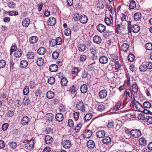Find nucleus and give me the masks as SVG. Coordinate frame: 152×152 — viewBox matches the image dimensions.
Wrapping results in <instances>:
<instances>
[{
	"mask_svg": "<svg viewBox=\"0 0 152 152\" xmlns=\"http://www.w3.org/2000/svg\"><path fill=\"white\" fill-rule=\"evenodd\" d=\"M55 39L57 45H61L62 43V39L60 37H57Z\"/></svg>",
	"mask_w": 152,
	"mask_h": 152,
	"instance_id": "obj_51",
	"label": "nucleus"
},
{
	"mask_svg": "<svg viewBox=\"0 0 152 152\" xmlns=\"http://www.w3.org/2000/svg\"><path fill=\"white\" fill-rule=\"evenodd\" d=\"M49 69L51 72H56L58 69V67L56 64H52L50 66Z\"/></svg>",
	"mask_w": 152,
	"mask_h": 152,
	"instance_id": "obj_23",
	"label": "nucleus"
},
{
	"mask_svg": "<svg viewBox=\"0 0 152 152\" xmlns=\"http://www.w3.org/2000/svg\"><path fill=\"white\" fill-rule=\"evenodd\" d=\"M139 143L141 146H145L147 145V141L143 137L140 138L139 140Z\"/></svg>",
	"mask_w": 152,
	"mask_h": 152,
	"instance_id": "obj_21",
	"label": "nucleus"
},
{
	"mask_svg": "<svg viewBox=\"0 0 152 152\" xmlns=\"http://www.w3.org/2000/svg\"><path fill=\"white\" fill-rule=\"evenodd\" d=\"M46 96L47 98L52 99L54 96V93L51 91H48L47 93Z\"/></svg>",
	"mask_w": 152,
	"mask_h": 152,
	"instance_id": "obj_30",
	"label": "nucleus"
},
{
	"mask_svg": "<svg viewBox=\"0 0 152 152\" xmlns=\"http://www.w3.org/2000/svg\"><path fill=\"white\" fill-rule=\"evenodd\" d=\"M6 65V62L4 60H0V68L4 67Z\"/></svg>",
	"mask_w": 152,
	"mask_h": 152,
	"instance_id": "obj_59",
	"label": "nucleus"
},
{
	"mask_svg": "<svg viewBox=\"0 0 152 152\" xmlns=\"http://www.w3.org/2000/svg\"><path fill=\"white\" fill-rule=\"evenodd\" d=\"M128 134L135 138H138L141 135L140 131L136 129H132L130 132H128Z\"/></svg>",
	"mask_w": 152,
	"mask_h": 152,
	"instance_id": "obj_1",
	"label": "nucleus"
},
{
	"mask_svg": "<svg viewBox=\"0 0 152 152\" xmlns=\"http://www.w3.org/2000/svg\"><path fill=\"white\" fill-rule=\"evenodd\" d=\"M50 45L51 47H54L56 45H57L55 39H52L50 41Z\"/></svg>",
	"mask_w": 152,
	"mask_h": 152,
	"instance_id": "obj_56",
	"label": "nucleus"
},
{
	"mask_svg": "<svg viewBox=\"0 0 152 152\" xmlns=\"http://www.w3.org/2000/svg\"><path fill=\"white\" fill-rule=\"evenodd\" d=\"M55 118L58 121L61 122L64 119L63 115L61 113H58L56 115Z\"/></svg>",
	"mask_w": 152,
	"mask_h": 152,
	"instance_id": "obj_11",
	"label": "nucleus"
},
{
	"mask_svg": "<svg viewBox=\"0 0 152 152\" xmlns=\"http://www.w3.org/2000/svg\"><path fill=\"white\" fill-rule=\"evenodd\" d=\"M105 109V106L104 105L102 104L98 106V110L101 112L104 111Z\"/></svg>",
	"mask_w": 152,
	"mask_h": 152,
	"instance_id": "obj_58",
	"label": "nucleus"
},
{
	"mask_svg": "<svg viewBox=\"0 0 152 152\" xmlns=\"http://www.w3.org/2000/svg\"><path fill=\"white\" fill-rule=\"evenodd\" d=\"M10 145V147L13 149H15L17 146V143L14 142H11Z\"/></svg>",
	"mask_w": 152,
	"mask_h": 152,
	"instance_id": "obj_61",
	"label": "nucleus"
},
{
	"mask_svg": "<svg viewBox=\"0 0 152 152\" xmlns=\"http://www.w3.org/2000/svg\"><path fill=\"white\" fill-rule=\"evenodd\" d=\"M92 116H93L91 113H87L86 115L84 117V120L86 122H88L92 118Z\"/></svg>",
	"mask_w": 152,
	"mask_h": 152,
	"instance_id": "obj_34",
	"label": "nucleus"
},
{
	"mask_svg": "<svg viewBox=\"0 0 152 152\" xmlns=\"http://www.w3.org/2000/svg\"><path fill=\"white\" fill-rule=\"evenodd\" d=\"M122 102L121 101H119L115 105L114 107L113 110V111H117L119 110L120 109H121V105Z\"/></svg>",
	"mask_w": 152,
	"mask_h": 152,
	"instance_id": "obj_19",
	"label": "nucleus"
},
{
	"mask_svg": "<svg viewBox=\"0 0 152 152\" xmlns=\"http://www.w3.org/2000/svg\"><path fill=\"white\" fill-rule=\"evenodd\" d=\"M103 35L104 38L109 39L111 38L112 37V34L111 33L107 32H104Z\"/></svg>",
	"mask_w": 152,
	"mask_h": 152,
	"instance_id": "obj_46",
	"label": "nucleus"
},
{
	"mask_svg": "<svg viewBox=\"0 0 152 152\" xmlns=\"http://www.w3.org/2000/svg\"><path fill=\"white\" fill-rule=\"evenodd\" d=\"M64 34L66 36H70L71 35V31L69 28H67L64 31Z\"/></svg>",
	"mask_w": 152,
	"mask_h": 152,
	"instance_id": "obj_44",
	"label": "nucleus"
},
{
	"mask_svg": "<svg viewBox=\"0 0 152 152\" xmlns=\"http://www.w3.org/2000/svg\"><path fill=\"white\" fill-rule=\"evenodd\" d=\"M28 64V62L27 61L23 60L20 62V66L21 68H24L27 66Z\"/></svg>",
	"mask_w": 152,
	"mask_h": 152,
	"instance_id": "obj_31",
	"label": "nucleus"
},
{
	"mask_svg": "<svg viewBox=\"0 0 152 152\" xmlns=\"http://www.w3.org/2000/svg\"><path fill=\"white\" fill-rule=\"evenodd\" d=\"M56 19L53 17H50L48 20V25L51 26H54L56 23Z\"/></svg>",
	"mask_w": 152,
	"mask_h": 152,
	"instance_id": "obj_10",
	"label": "nucleus"
},
{
	"mask_svg": "<svg viewBox=\"0 0 152 152\" xmlns=\"http://www.w3.org/2000/svg\"><path fill=\"white\" fill-rule=\"evenodd\" d=\"M68 124L69 126L70 127H73L74 126V122L72 119L68 120Z\"/></svg>",
	"mask_w": 152,
	"mask_h": 152,
	"instance_id": "obj_63",
	"label": "nucleus"
},
{
	"mask_svg": "<svg viewBox=\"0 0 152 152\" xmlns=\"http://www.w3.org/2000/svg\"><path fill=\"white\" fill-rule=\"evenodd\" d=\"M82 124L81 123H79L77 124L75 128V130L76 132L78 133L79 132L81 128Z\"/></svg>",
	"mask_w": 152,
	"mask_h": 152,
	"instance_id": "obj_38",
	"label": "nucleus"
},
{
	"mask_svg": "<svg viewBox=\"0 0 152 152\" xmlns=\"http://www.w3.org/2000/svg\"><path fill=\"white\" fill-rule=\"evenodd\" d=\"M45 141L46 144H50L52 142L53 138L47 135L45 137Z\"/></svg>",
	"mask_w": 152,
	"mask_h": 152,
	"instance_id": "obj_13",
	"label": "nucleus"
},
{
	"mask_svg": "<svg viewBox=\"0 0 152 152\" xmlns=\"http://www.w3.org/2000/svg\"><path fill=\"white\" fill-rule=\"evenodd\" d=\"M146 64H142L139 67L140 71L142 72H146L148 69Z\"/></svg>",
	"mask_w": 152,
	"mask_h": 152,
	"instance_id": "obj_27",
	"label": "nucleus"
},
{
	"mask_svg": "<svg viewBox=\"0 0 152 152\" xmlns=\"http://www.w3.org/2000/svg\"><path fill=\"white\" fill-rule=\"evenodd\" d=\"M132 91L134 93L137 94L138 91V86L136 84H134L132 85Z\"/></svg>",
	"mask_w": 152,
	"mask_h": 152,
	"instance_id": "obj_37",
	"label": "nucleus"
},
{
	"mask_svg": "<svg viewBox=\"0 0 152 152\" xmlns=\"http://www.w3.org/2000/svg\"><path fill=\"white\" fill-rule=\"evenodd\" d=\"M37 40L38 38L36 36H32L29 39V42L31 44L36 43L37 41Z\"/></svg>",
	"mask_w": 152,
	"mask_h": 152,
	"instance_id": "obj_32",
	"label": "nucleus"
},
{
	"mask_svg": "<svg viewBox=\"0 0 152 152\" xmlns=\"http://www.w3.org/2000/svg\"><path fill=\"white\" fill-rule=\"evenodd\" d=\"M54 115L52 113H49L47 114V118L48 120L49 121H51L53 119Z\"/></svg>",
	"mask_w": 152,
	"mask_h": 152,
	"instance_id": "obj_48",
	"label": "nucleus"
},
{
	"mask_svg": "<svg viewBox=\"0 0 152 152\" xmlns=\"http://www.w3.org/2000/svg\"><path fill=\"white\" fill-rule=\"evenodd\" d=\"M94 42L96 43L99 44L102 42V38L98 35H95L93 39Z\"/></svg>",
	"mask_w": 152,
	"mask_h": 152,
	"instance_id": "obj_16",
	"label": "nucleus"
},
{
	"mask_svg": "<svg viewBox=\"0 0 152 152\" xmlns=\"http://www.w3.org/2000/svg\"><path fill=\"white\" fill-rule=\"evenodd\" d=\"M129 47V45L127 43H124L121 47V50L122 51L126 52L128 50Z\"/></svg>",
	"mask_w": 152,
	"mask_h": 152,
	"instance_id": "obj_25",
	"label": "nucleus"
},
{
	"mask_svg": "<svg viewBox=\"0 0 152 152\" xmlns=\"http://www.w3.org/2000/svg\"><path fill=\"white\" fill-rule=\"evenodd\" d=\"M77 49L80 51L84 52L86 50V46L85 44H82L78 46Z\"/></svg>",
	"mask_w": 152,
	"mask_h": 152,
	"instance_id": "obj_28",
	"label": "nucleus"
},
{
	"mask_svg": "<svg viewBox=\"0 0 152 152\" xmlns=\"http://www.w3.org/2000/svg\"><path fill=\"white\" fill-rule=\"evenodd\" d=\"M87 147L90 148H94L95 146V144L94 141L91 140H90L87 143Z\"/></svg>",
	"mask_w": 152,
	"mask_h": 152,
	"instance_id": "obj_17",
	"label": "nucleus"
},
{
	"mask_svg": "<svg viewBox=\"0 0 152 152\" xmlns=\"http://www.w3.org/2000/svg\"><path fill=\"white\" fill-rule=\"evenodd\" d=\"M30 101L29 98L26 97H24L23 100V104L24 105H28L29 104Z\"/></svg>",
	"mask_w": 152,
	"mask_h": 152,
	"instance_id": "obj_40",
	"label": "nucleus"
},
{
	"mask_svg": "<svg viewBox=\"0 0 152 152\" xmlns=\"http://www.w3.org/2000/svg\"><path fill=\"white\" fill-rule=\"evenodd\" d=\"M99 60L101 64H104L107 63L108 62V58L105 56H102L100 57Z\"/></svg>",
	"mask_w": 152,
	"mask_h": 152,
	"instance_id": "obj_9",
	"label": "nucleus"
},
{
	"mask_svg": "<svg viewBox=\"0 0 152 152\" xmlns=\"http://www.w3.org/2000/svg\"><path fill=\"white\" fill-rule=\"evenodd\" d=\"M147 69H152V62L148 61L147 63L146 64Z\"/></svg>",
	"mask_w": 152,
	"mask_h": 152,
	"instance_id": "obj_64",
	"label": "nucleus"
},
{
	"mask_svg": "<svg viewBox=\"0 0 152 152\" xmlns=\"http://www.w3.org/2000/svg\"><path fill=\"white\" fill-rule=\"evenodd\" d=\"M55 81V78L53 77H49L48 80V83L52 85Z\"/></svg>",
	"mask_w": 152,
	"mask_h": 152,
	"instance_id": "obj_55",
	"label": "nucleus"
},
{
	"mask_svg": "<svg viewBox=\"0 0 152 152\" xmlns=\"http://www.w3.org/2000/svg\"><path fill=\"white\" fill-rule=\"evenodd\" d=\"M92 134V131L90 130H86L83 134V137L86 138H89Z\"/></svg>",
	"mask_w": 152,
	"mask_h": 152,
	"instance_id": "obj_4",
	"label": "nucleus"
},
{
	"mask_svg": "<svg viewBox=\"0 0 152 152\" xmlns=\"http://www.w3.org/2000/svg\"><path fill=\"white\" fill-rule=\"evenodd\" d=\"M128 26L127 27L129 33H131L132 31V26H131V22L130 21L128 22Z\"/></svg>",
	"mask_w": 152,
	"mask_h": 152,
	"instance_id": "obj_60",
	"label": "nucleus"
},
{
	"mask_svg": "<svg viewBox=\"0 0 152 152\" xmlns=\"http://www.w3.org/2000/svg\"><path fill=\"white\" fill-rule=\"evenodd\" d=\"M59 56V53L58 52L56 51L54 52L52 54V56L53 58L54 59H57Z\"/></svg>",
	"mask_w": 152,
	"mask_h": 152,
	"instance_id": "obj_62",
	"label": "nucleus"
},
{
	"mask_svg": "<svg viewBox=\"0 0 152 152\" xmlns=\"http://www.w3.org/2000/svg\"><path fill=\"white\" fill-rule=\"evenodd\" d=\"M44 60L41 58H39L37 59V65L39 66H41L44 64Z\"/></svg>",
	"mask_w": 152,
	"mask_h": 152,
	"instance_id": "obj_36",
	"label": "nucleus"
},
{
	"mask_svg": "<svg viewBox=\"0 0 152 152\" xmlns=\"http://www.w3.org/2000/svg\"><path fill=\"white\" fill-rule=\"evenodd\" d=\"M105 134V132L103 130L98 131L96 133V136L99 138H103Z\"/></svg>",
	"mask_w": 152,
	"mask_h": 152,
	"instance_id": "obj_14",
	"label": "nucleus"
},
{
	"mask_svg": "<svg viewBox=\"0 0 152 152\" xmlns=\"http://www.w3.org/2000/svg\"><path fill=\"white\" fill-rule=\"evenodd\" d=\"M23 94L25 95H27L29 92V88L28 86H25L23 91Z\"/></svg>",
	"mask_w": 152,
	"mask_h": 152,
	"instance_id": "obj_52",
	"label": "nucleus"
},
{
	"mask_svg": "<svg viewBox=\"0 0 152 152\" xmlns=\"http://www.w3.org/2000/svg\"><path fill=\"white\" fill-rule=\"evenodd\" d=\"M104 21L105 23L108 26H110L111 23V20L109 18L106 17L104 19Z\"/></svg>",
	"mask_w": 152,
	"mask_h": 152,
	"instance_id": "obj_54",
	"label": "nucleus"
},
{
	"mask_svg": "<svg viewBox=\"0 0 152 152\" xmlns=\"http://www.w3.org/2000/svg\"><path fill=\"white\" fill-rule=\"evenodd\" d=\"M143 106L144 107L147 108H151V103L148 101H146L144 102L143 104Z\"/></svg>",
	"mask_w": 152,
	"mask_h": 152,
	"instance_id": "obj_43",
	"label": "nucleus"
},
{
	"mask_svg": "<svg viewBox=\"0 0 152 152\" xmlns=\"http://www.w3.org/2000/svg\"><path fill=\"white\" fill-rule=\"evenodd\" d=\"M29 121V118L27 116L24 117L20 121L21 124L23 125H26L27 124Z\"/></svg>",
	"mask_w": 152,
	"mask_h": 152,
	"instance_id": "obj_8",
	"label": "nucleus"
},
{
	"mask_svg": "<svg viewBox=\"0 0 152 152\" xmlns=\"http://www.w3.org/2000/svg\"><path fill=\"white\" fill-rule=\"evenodd\" d=\"M131 90L130 89H127L125 91L123 97H125L126 100L128 99V96L129 97H132V94H130Z\"/></svg>",
	"mask_w": 152,
	"mask_h": 152,
	"instance_id": "obj_15",
	"label": "nucleus"
},
{
	"mask_svg": "<svg viewBox=\"0 0 152 152\" xmlns=\"http://www.w3.org/2000/svg\"><path fill=\"white\" fill-rule=\"evenodd\" d=\"M30 23V19L28 18H25L22 22V25L23 26L27 27Z\"/></svg>",
	"mask_w": 152,
	"mask_h": 152,
	"instance_id": "obj_26",
	"label": "nucleus"
},
{
	"mask_svg": "<svg viewBox=\"0 0 152 152\" xmlns=\"http://www.w3.org/2000/svg\"><path fill=\"white\" fill-rule=\"evenodd\" d=\"M102 141L104 144L107 145L111 142V140L110 137L106 136L103 137Z\"/></svg>",
	"mask_w": 152,
	"mask_h": 152,
	"instance_id": "obj_18",
	"label": "nucleus"
},
{
	"mask_svg": "<svg viewBox=\"0 0 152 152\" xmlns=\"http://www.w3.org/2000/svg\"><path fill=\"white\" fill-rule=\"evenodd\" d=\"M104 2L102 0H98L97 2L96 6L100 9H103L104 7Z\"/></svg>",
	"mask_w": 152,
	"mask_h": 152,
	"instance_id": "obj_24",
	"label": "nucleus"
},
{
	"mask_svg": "<svg viewBox=\"0 0 152 152\" xmlns=\"http://www.w3.org/2000/svg\"><path fill=\"white\" fill-rule=\"evenodd\" d=\"M34 53L33 52H31L28 53L27 55V57L28 58L31 59L34 58Z\"/></svg>",
	"mask_w": 152,
	"mask_h": 152,
	"instance_id": "obj_47",
	"label": "nucleus"
},
{
	"mask_svg": "<svg viewBox=\"0 0 152 152\" xmlns=\"http://www.w3.org/2000/svg\"><path fill=\"white\" fill-rule=\"evenodd\" d=\"M145 48L146 49L149 50H152V43H147L145 45Z\"/></svg>",
	"mask_w": 152,
	"mask_h": 152,
	"instance_id": "obj_42",
	"label": "nucleus"
},
{
	"mask_svg": "<svg viewBox=\"0 0 152 152\" xmlns=\"http://www.w3.org/2000/svg\"><path fill=\"white\" fill-rule=\"evenodd\" d=\"M136 7L135 2L134 1L131 0L130 2L129 7L131 9H134Z\"/></svg>",
	"mask_w": 152,
	"mask_h": 152,
	"instance_id": "obj_45",
	"label": "nucleus"
},
{
	"mask_svg": "<svg viewBox=\"0 0 152 152\" xmlns=\"http://www.w3.org/2000/svg\"><path fill=\"white\" fill-rule=\"evenodd\" d=\"M140 30L139 26L137 24L133 25L132 28V31L134 33L138 32Z\"/></svg>",
	"mask_w": 152,
	"mask_h": 152,
	"instance_id": "obj_20",
	"label": "nucleus"
},
{
	"mask_svg": "<svg viewBox=\"0 0 152 152\" xmlns=\"http://www.w3.org/2000/svg\"><path fill=\"white\" fill-rule=\"evenodd\" d=\"M135 58L134 55L132 53L129 54L128 57V60L131 62H133Z\"/></svg>",
	"mask_w": 152,
	"mask_h": 152,
	"instance_id": "obj_39",
	"label": "nucleus"
},
{
	"mask_svg": "<svg viewBox=\"0 0 152 152\" xmlns=\"http://www.w3.org/2000/svg\"><path fill=\"white\" fill-rule=\"evenodd\" d=\"M76 108L78 110L82 112L85 111V107L83 102L81 101L77 102L76 104Z\"/></svg>",
	"mask_w": 152,
	"mask_h": 152,
	"instance_id": "obj_2",
	"label": "nucleus"
},
{
	"mask_svg": "<svg viewBox=\"0 0 152 152\" xmlns=\"http://www.w3.org/2000/svg\"><path fill=\"white\" fill-rule=\"evenodd\" d=\"M145 120L148 123L152 124V117L151 116H146Z\"/></svg>",
	"mask_w": 152,
	"mask_h": 152,
	"instance_id": "obj_53",
	"label": "nucleus"
},
{
	"mask_svg": "<svg viewBox=\"0 0 152 152\" xmlns=\"http://www.w3.org/2000/svg\"><path fill=\"white\" fill-rule=\"evenodd\" d=\"M22 54V52L21 49L17 50L15 53V56L17 58H19L21 56Z\"/></svg>",
	"mask_w": 152,
	"mask_h": 152,
	"instance_id": "obj_35",
	"label": "nucleus"
},
{
	"mask_svg": "<svg viewBox=\"0 0 152 152\" xmlns=\"http://www.w3.org/2000/svg\"><path fill=\"white\" fill-rule=\"evenodd\" d=\"M146 117L145 114L143 113L139 114L138 116V119L140 120H146Z\"/></svg>",
	"mask_w": 152,
	"mask_h": 152,
	"instance_id": "obj_49",
	"label": "nucleus"
},
{
	"mask_svg": "<svg viewBox=\"0 0 152 152\" xmlns=\"http://www.w3.org/2000/svg\"><path fill=\"white\" fill-rule=\"evenodd\" d=\"M107 95V92L105 90H102L99 91V96L101 99H103L105 98Z\"/></svg>",
	"mask_w": 152,
	"mask_h": 152,
	"instance_id": "obj_6",
	"label": "nucleus"
},
{
	"mask_svg": "<svg viewBox=\"0 0 152 152\" xmlns=\"http://www.w3.org/2000/svg\"><path fill=\"white\" fill-rule=\"evenodd\" d=\"M88 19L86 16L84 15H82L80 16L79 20L80 23L84 24L87 23Z\"/></svg>",
	"mask_w": 152,
	"mask_h": 152,
	"instance_id": "obj_5",
	"label": "nucleus"
},
{
	"mask_svg": "<svg viewBox=\"0 0 152 152\" xmlns=\"http://www.w3.org/2000/svg\"><path fill=\"white\" fill-rule=\"evenodd\" d=\"M67 83V80L66 78L65 77H63L61 80V83L63 86H66Z\"/></svg>",
	"mask_w": 152,
	"mask_h": 152,
	"instance_id": "obj_41",
	"label": "nucleus"
},
{
	"mask_svg": "<svg viewBox=\"0 0 152 152\" xmlns=\"http://www.w3.org/2000/svg\"><path fill=\"white\" fill-rule=\"evenodd\" d=\"M141 14L139 12L135 13L134 16V18L135 20H139L141 18Z\"/></svg>",
	"mask_w": 152,
	"mask_h": 152,
	"instance_id": "obj_33",
	"label": "nucleus"
},
{
	"mask_svg": "<svg viewBox=\"0 0 152 152\" xmlns=\"http://www.w3.org/2000/svg\"><path fill=\"white\" fill-rule=\"evenodd\" d=\"M7 5L10 8H14L16 7V4L13 2H9L7 3Z\"/></svg>",
	"mask_w": 152,
	"mask_h": 152,
	"instance_id": "obj_50",
	"label": "nucleus"
},
{
	"mask_svg": "<svg viewBox=\"0 0 152 152\" xmlns=\"http://www.w3.org/2000/svg\"><path fill=\"white\" fill-rule=\"evenodd\" d=\"M46 51V50L45 48L41 47L38 49L37 52L39 55H43Z\"/></svg>",
	"mask_w": 152,
	"mask_h": 152,
	"instance_id": "obj_22",
	"label": "nucleus"
},
{
	"mask_svg": "<svg viewBox=\"0 0 152 152\" xmlns=\"http://www.w3.org/2000/svg\"><path fill=\"white\" fill-rule=\"evenodd\" d=\"M96 28L99 32L102 33L105 30L106 26L102 23H99L97 26Z\"/></svg>",
	"mask_w": 152,
	"mask_h": 152,
	"instance_id": "obj_3",
	"label": "nucleus"
},
{
	"mask_svg": "<svg viewBox=\"0 0 152 152\" xmlns=\"http://www.w3.org/2000/svg\"><path fill=\"white\" fill-rule=\"evenodd\" d=\"M81 92L83 93H85L87 91V86L86 84H83L80 87Z\"/></svg>",
	"mask_w": 152,
	"mask_h": 152,
	"instance_id": "obj_29",
	"label": "nucleus"
},
{
	"mask_svg": "<svg viewBox=\"0 0 152 152\" xmlns=\"http://www.w3.org/2000/svg\"><path fill=\"white\" fill-rule=\"evenodd\" d=\"M69 91L72 94H74L75 92V88L74 85H72L70 87Z\"/></svg>",
	"mask_w": 152,
	"mask_h": 152,
	"instance_id": "obj_57",
	"label": "nucleus"
},
{
	"mask_svg": "<svg viewBox=\"0 0 152 152\" xmlns=\"http://www.w3.org/2000/svg\"><path fill=\"white\" fill-rule=\"evenodd\" d=\"M71 141L68 140H64L62 142L63 147L65 148H68L70 147Z\"/></svg>",
	"mask_w": 152,
	"mask_h": 152,
	"instance_id": "obj_7",
	"label": "nucleus"
},
{
	"mask_svg": "<svg viewBox=\"0 0 152 152\" xmlns=\"http://www.w3.org/2000/svg\"><path fill=\"white\" fill-rule=\"evenodd\" d=\"M33 146L34 143L33 142H31V141L25 145V147L27 150H31L33 148Z\"/></svg>",
	"mask_w": 152,
	"mask_h": 152,
	"instance_id": "obj_12",
	"label": "nucleus"
}]
</instances>
